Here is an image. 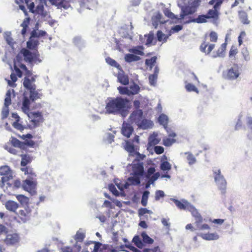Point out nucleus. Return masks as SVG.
I'll return each mask as SVG.
<instances>
[{
	"label": "nucleus",
	"mask_w": 252,
	"mask_h": 252,
	"mask_svg": "<svg viewBox=\"0 0 252 252\" xmlns=\"http://www.w3.org/2000/svg\"><path fill=\"white\" fill-rule=\"evenodd\" d=\"M128 100L121 97L111 98L106 104V110L109 114H118L126 111Z\"/></svg>",
	"instance_id": "obj_1"
},
{
	"label": "nucleus",
	"mask_w": 252,
	"mask_h": 252,
	"mask_svg": "<svg viewBox=\"0 0 252 252\" xmlns=\"http://www.w3.org/2000/svg\"><path fill=\"white\" fill-rule=\"evenodd\" d=\"M38 28L39 23H36L34 29L31 32L29 40L27 42V48L28 49H34L37 48L39 44L38 38L47 35V32L44 31L40 30L37 32Z\"/></svg>",
	"instance_id": "obj_2"
},
{
	"label": "nucleus",
	"mask_w": 252,
	"mask_h": 252,
	"mask_svg": "<svg viewBox=\"0 0 252 252\" xmlns=\"http://www.w3.org/2000/svg\"><path fill=\"white\" fill-rule=\"evenodd\" d=\"M20 53L22 54L24 59L25 62L32 63H40L41 60L40 59V55L38 51L37 50V48L34 49H30L27 48H22Z\"/></svg>",
	"instance_id": "obj_3"
},
{
	"label": "nucleus",
	"mask_w": 252,
	"mask_h": 252,
	"mask_svg": "<svg viewBox=\"0 0 252 252\" xmlns=\"http://www.w3.org/2000/svg\"><path fill=\"white\" fill-rule=\"evenodd\" d=\"M0 175L4 176L1 177V182L3 186L8 185L10 187V180L12 179V171L7 165H4L0 167Z\"/></svg>",
	"instance_id": "obj_4"
},
{
	"label": "nucleus",
	"mask_w": 252,
	"mask_h": 252,
	"mask_svg": "<svg viewBox=\"0 0 252 252\" xmlns=\"http://www.w3.org/2000/svg\"><path fill=\"white\" fill-rule=\"evenodd\" d=\"M19 137L24 140L23 143V150L28 151V148H36L38 147L37 142L32 140L33 136L32 134L28 133L19 136Z\"/></svg>",
	"instance_id": "obj_5"
},
{
	"label": "nucleus",
	"mask_w": 252,
	"mask_h": 252,
	"mask_svg": "<svg viewBox=\"0 0 252 252\" xmlns=\"http://www.w3.org/2000/svg\"><path fill=\"white\" fill-rule=\"evenodd\" d=\"M28 116L31 119L30 126L32 128L38 126L44 120L42 113L38 111L31 112L28 114Z\"/></svg>",
	"instance_id": "obj_6"
},
{
	"label": "nucleus",
	"mask_w": 252,
	"mask_h": 252,
	"mask_svg": "<svg viewBox=\"0 0 252 252\" xmlns=\"http://www.w3.org/2000/svg\"><path fill=\"white\" fill-rule=\"evenodd\" d=\"M215 181L218 186L219 189L221 190L222 194L225 193L226 188V181L224 177L221 175L220 169L214 171Z\"/></svg>",
	"instance_id": "obj_7"
},
{
	"label": "nucleus",
	"mask_w": 252,
	"mask_h": 252,
	"mask_svg": "<svg viewBox=\"0 0 252 252\" xmlns=\"http://www.w3.org/2000/svg\"><path fill=\"white\" fill-rule=\"evenodd\" d=\"M37 184L36 178L27 179L23 181L22 187L25 190L29 192L31 195H33L36 192Z\"/></svg>",
	"instance_id": "obj_8"
},
{
	"label": "nucleus",
	"mask_w": 252,
	"mask_h": 252,
	"mask_svg": "<svg viewBox=\"0 0 252 252\" xmlns=\"http://www.w3.org/2000/svg\"><path fill=\"white\" fill-rule=\"evenodd\" d=\"M199 0H193V1L191 4V6H187L182 9V11L180 15L179 19L181 20L183 19L186 16L192 14L194 13L197 10V7L198 6Z\"/></svg>",
	"instance_id": "obj_9"
},
{
	"label": "nucleus",
	"mask_w": 252,
	"mask_h": 252,
	"mask_svg": "<svg viewBox=\"0 0 252 252\" xmlns=\"http://www.w3.org/2000/svg\"><path fill=\"white\" fill-rule=\"evenodd\" d=\"M32 210L29 207L20 209L16 213L18 220L20 222L25 223L30 219Z\"/></svg>",
	"instance_id": "obj_10"
},
{
	"label": "nucleus",
	"mask_w": 252,
	"mask_h": 252,
	"mask_svg": "<svg viewBox=\"0 0 252 252\" xmlns=\"http://www.w3.org/2000/svg\"><path fill=\"white\" fill-rule=\"evenodd\" d=\"M227 38L228 34L226 35L225 42L221 44L216 51L213 52L212 55V57L213 58L224 57L227 45Z\"/></svg>",
	"instance_id": "obj_11"
},
{
	"label": "nucleus",
	"mask_w": 252,
	"mask_h": 252,
	"mask_svg": "<svg viewBox=\"0 0 252 252\" xmlns=\"http://www.w3.org/2000/svg\"><path fill=\"white\" fill-rule=\"evenodd\" d=\"M215 47V44L210 43L207 40V37L205 36L204 40L201 43L199 47L200 51L204 53L206 55H210L213 50Z\"/></svg>",
	"instance_id": "obj_12"
},
{
	"label": "nucleus",
	"mask_w": 252,
	"mask_h": 252,
	"mask_svg": "<svg viewBox=\"0 0 252 252\" xmlns=\"http://www.w3.org/2000/svg\"><path fill=\"white\" fill-rule=\"evenodd\" d=\"M132 171L131 174L138 175L143 176L144 174V167L143 163L139 161L138 159H135L132 164Z\"/></svg>",
	"instance_id": "obj_13"
},
{
	"label": "nucleus",
	"mask_w": 252,
	"mask_h": 252,
	"mask_svg": "<svg viewBox=\"0 0 252 252\" xmlns=\"http://www.w3.org/2000/svg\"><path fill=\"white\" fill-rule=\"evenodd\" d=\"M101 244L98 242L90 241L85 243V247L82 252H98Z\"/></svg>",
	"instance_id": "obj_14"
},
{
	"label": "nucleus",
	"mask_w": 252,
	"mask_h": 252,
	"mask_svg": "<svg viewBox=\"0 0 252 252\" xmlns=\"http://www.w3.org/2000/svg\"><path fill=\"white\" fill-rule=\"evenodd\" d=\"M19 240V236L17 233H7L4 242L7 245L13 246L18 244Z\"/></svg>",
	"instance_id": "obj_15"
},
{
	"label": "nucleus",
	"mask_w": 252,
	"mask_h": 252,
	"mask_svg": "<svg viewBox=\"0 0 252 252\" xmlns=\"http://www.w3.org/2000/svg\"><path fill=\"white\" fill-rule=\"evenodd\" d=\"M30 91V98L32 101L40 99L42 96L41 90H36V86L27 89Z\"/></svg>",
	"instance_id": "obj_16"
},
{
	"label": "nucleus",
	"mask_w": 252,
	"mask_h": 252,
	"mask_svg": "<svg viewBox=\"0 0 252 252\" xmlns=\"http://www.w3.org/2000/svg\"><path fill=\"white\" fill-rule=\"evenodd\" d=\"M126 150L129 153L131 156H137L142 159L145 156L143 155H141L139 152L135 150L134 146L133 144L129 142H126L125 147Z\"/></svg>",
	"instance_id": "obj_17"
},
{
	"label": "nucleus",
	"mask_w": 252,
	"mask_h": 252,
	"mask_svg": "<svg viewBox=\"0 0 252 252\" xmlns=\"http://www.w3.org/2000/svg\"><path fill=\"white\" fill-rule=\"evenodd\" d=\"M82 249L81 245L73 244L72 247L64 246L60 248V252H80Z\"/></svg>",
	"instance_id": "obj_18"
},
{
	"label": "nucleus",
	"mask_w": 252,
	"mask_h": 252,
	"mask_svg": "<svg viewBox=\"0 0 252 252\" xmlns=\"http://www.w3.org/2000/svg\"><path fill=\"white\" fill-rule=\"evenodd\" d=\"M240 75L239 70L237 68L231 67L228 69L226 73V78L229 80H235Z\"/></svg>",
	"instance_id": "obj_19"
},
{
	"label": "nucleus",
	"mask_w": 252,
	"mask_h": 252,
	"mask_svg": "<svg viewBox=\"0 0 252 252\" xmlns=\"http://www.w3.org/2000/svg\"><path fill=\"white\" fill-rule=\"evenodd\" d=\"M21 170L27 176V179H34L36 177V174L33 168L29 166L21 168Z\"/></svg>",
	"instance_id": "obj_20"
},
{
	"label": "nucleus",
	"mask_w": 252,
	"mask_h": 252,
	"mask_svg": "<svg viewBox=\"0 0 252 252\" xmlns=\"http://www.w3.org/2000/svg\"><path fill=\"white\" fill-rule=\"evenodd\" d=\"M143 118V111L141 109L134 111L130 116L131 120L135 123H139Z\"/></svg>",
	"instance_id": "obj_21"
},
{
	"label": "nucleus",
	"mask_w": 252,
	"mask_h": 252,
	"mask_svg": "<svg viewBox=\"0 0 252 252\" xmlns=\"http://www.w3.org/2000/svg\"><path fill=\"white\" fill-rule=\"evenodd\" d=\"M4 205L7 210L14 213L16 212V211L19 206V204L16 202L12 200L6 201Z\"/></svg>",
	"instance_id": "obj_22"
},
{
	"label": "nucleus",
	"mask_w": 252,
	"mask_h": 252,
	"mask_svg": "<svg viewBox=\"0 0 252 252\" xmlns=\"http://www.w3.org/2000/svg\"><path fill=\"white\" fill-rule=\"evenodd\" d=\"M21 161L20 162V165L21 167L27 166L28 164L31 163L33 159L32 156L27 154H22L21 155Z\"/></svg>",
	"instance_id": "obj_23"
},
{
	"label": "nucleus",
	"mask_w": 252,
	"mask_h": 252,
	"mask_svg": "<svg viewBox=\"0 0 252 252\" xmlns=\"http://www.w3.org/2000/svg\"><path fill=\"white\" fill-rule=\"evenodd\" d=\"M133 131V128L132 126H131L128 124H123L122 128V133L123 135L126 136L128 138L131 135L132 132Z\"/></svg>",
	"instance_id": "obj_24"
},
{
	"label": "nucleus",
	"mask_w": 252,
	"mask_h": 252,
	"mask_svg": "<svg viewBox=\"0 0 252 252\" xmlns=\"http://www.w3.org/2000/svg\"><path fill=\"white\" fill-rule=\"evenodd\" d=\"M12 117L15 119V121L12 124V126L16 129L22 131L24 129L25 127L19 123L20 118L16 113H12Z\"/></svg>",
	"instance_id": "obj_25"
},
{
	"label": "nucleus",
	"mask_w": 252,
	"mask_h": 252,
	"mask_svg": "<svg viewBox=\"0 0 252 252\" xmlns=\"http://www.w3.org/2000/svg\"><path fill=\"white\" fill-rule=\"evenodd\" d=\"M31 18L29 17L26 18L21 24V27H22V29L21 32V33L23 37H25L27 31L29 29V26L30 25Z\"/></svg>",
	"instance_id": "obj_26"
},
{
	"label": "nucleus",
	"mask_w": 252,
	"mask_h": 252,
	"mask_svg": "<svg viewBox=\"0 0 252 252\" xmlns=\"http://www.w3.org/2000/svg\"><path fill=\"white\" fill-rule=\"evenodd\" d=\"M192 216L195 219V223L198 224L202 222L203 219L201 215L198 213L197 209L192 206H190V210Z\"/></svg>",
	"instance_id": "obj_27"
},
{
	"label": "nucleus",
	"mask_w": 252,
	"mask_h": 252,
	"mask_svg": "<svg viewBox=\"0 0 252 252\" xmlns=\"http://www.w3.org/2000/svg\"><path fill=\"white\" fill-rule=\"evenodd\" d=\"M36 76H32L30 79L27 77H25L24 79L23 86L26 89L32 88L33 86H36L34 84L35 81Z\"/></svg>",
	"instance_id": "obj_28"
},
{
	"label": "nucleus",
	"mask_w": 252,
	"mask_h": 252,
	"mask_svg": "<svg viewBox=\"0 0 252 252\" xmlns=\"http://www.w3.org/2000/svg\"><path fill=\"white\" fill-rule=\"evenodd\" d=\"M31 102L30 99L27 97L24 96L22 102V109L26 114L28 115L31 112H30V105Z\"/></svg>",
	"instance_id": "obj_29"
},
{
	"label": "nucleus",
	"mask_w": 252,
	"mask_h": 252,
	"mask_svg": "<svg viewBox=\"0 0 252 252\" xmlns=\"http://www.w3.org/2000/svg\"><path fill=\"white\" fill-rule=\"evenodd\" d=\"M199 236L205 240H215L219 238V236L216 233H201Z\"/></svg>",
	"instance_id": "obj_30"
},
{
	"label": "nucleus",
	"mask_w": 252,
	"mask_h": 252,
	"mask_svg": "<svg viewBox=\"0 0 252 252\" xmlns=\"http://www.w3.org/2000/svg\"><path fill=\"white\" fill-rule=\"evenodd\" d=\"M218 9H215L213 8L212 9L208 10L206 16L208 19H213L214 20H218L219 17V12Z\"/></svg>",
	"instance_id": "obj_31"
},
{
	"label": "nucleus",
	"mask_w": 252,
	"mask_h": 252,
	"mask_svg": "<svg viewBox=\"0 0 252 252\" xmlns=\"http://www.w3.org/2000/svg\"><path fill=\"white\" fill-rule=\"evenodd\" d=\"M10 184L11 185V187L8 185H5V186H3V187L5 188L4 190L7 191L8 193H10L11 190L19 188L21 185V182L18 180H15L13 182V184H11L10 183Z\"/></svg>",
	"instance_id": "obj_32"
},
{
	"label": "nucleus",
	"mask_w": 252,
	"mask_h": 252,
	"mask_svg": "<svg viewBox=\"0 0 252 252\" xmlns=\"http://www.w3.org/2000/svg\"><path fill=\"white\" fill-rule=\"evenodd\" d=\"M85 233L80 231H77L76 234L74 236V239L75 241V243L74 244H77V245H81L79 243H82L83 242L85 238Z\"/></svg>",
	"instance_id": "obj_33"
},
{
	"label": "nucleus",
	"mask_w": 252,
	"mask_h": 252,
	"mask_svg": "<svg viewBox=\"0 0 252 252\" xmlns=\"http://www.w3.org/2000/svg\"><path fill=\"white\" fill-rule=\"evenodd\" d=\"M139 126L142 129H147L152 127L153 123L152 121L147 119H142L139 123H137Z\"/></svg>",
	"instance_id": "obj_34"
},
{
	"label": "nucleus",
	"mask_w": 252,
	"mask_h": 252,
	"mask_svg": "<svg viewBox=\"0 0 252 252\" xmlns=\"http://www.w3.org/2000/svg\"><path fill=\"white\" fill-rule=\"evenodd\" d=\"M162 17V15L159 13H157L156 15L152 17V23L155 28H157L159 23L163 24L165 22V21H161Z\"/></svg>",
	"instance_id": "obj_35"
},
{
	"label": "nucleus",
	"mask_w": 252,
	"mask_h": 252,
	"mask_svg": "<svg viewBox=\"0 0 252 252\" xmlns=\"http://www.w3.org/2000/svg\"><path fill=\"white\" fill-rule=\"evenodd\" d=\"M132 176L129 177L127 181L130 185H138L140 183V178L142 176L132 174Z\"/></svg>",
	"instance_id": "obj_36"
},
{
	"label": "nucleus",
	"mask_w": 252,
	"mask_h": 252,
	"mask_svg": "<svg viewBox=\"0 0 252 252\" xmlns=\"http://www.w3.org/2000/svg\"><path fill=\"white\" fill-rule=\"evenodd\" d=\"M11 145L15 148H19L23 150V143L15 137H12L10 140Z\"/></svg>",
	"instance_id": "obj_37"
},
{
	"label": "nucleus",
	"mask_w": 252,
	"mask_h": 252,
	"mask_svg": "<svg viewBox=\"0 0 252 252\" xmlns=\"http://www.w3.org/2000/svg\"><path fill=\"white\" fill-rule=\"evenodd\" d=\"M143 51L144 47L142 46H137L129 50L130 52L140 56L144 55Z\"/></svg>",
	"instance_id": "obj_38"
},
{
	"label": "nucleus",
	"mask_w": 252,
	"mask_h": 252,
	"mask_svg": "<svg viewBox=\"0 0 252 252\" xmlns=\"http://www.w3.org/2000/svg\"><path fill=\"white\" fill-rule=\"evenodd\" d=\"M118 79L119 82L124 85H128L129 83V78L127 75L124 73H119L118 75Z\"/></svg>",
	"instance_id": "obj_39"
},
{
	"label": "nucleus",
	"mask_w": 252,
	"mask_h": 252,
	"mask_svg": "<svg viewBox=\"0 0 252 252\" xmlns=\"http://www.w3.org/2000/svg\"><path fill=\"white\" fill-rule=\"evenodd\" d=\"M41 15L43 17H46L47 15V12L44 10V5L40 3L38 4L35 9V13Z\"/></svg>",
	"instance_id": "obj_40"
},
{
	"label": "nucleus",
	"mask_w": 252,
	"mask_h": 252,
	"mask_svg": "<svg viewBox=\"0 0 252 252\" xmlns=\"http://www.w3.org/2000/svg\"><path fill=\"white\" fill-rule=\"evenodd\" d=\"M160 173L158 172L154 174L150 178H148V181L145 185V188L148 189L149 188L150 185L153 184L154 182L159 177Z\"/></svg>",
	"instance_id": "obj_41"
},
{
	"label": "nucleus",
	"mask_w": 252,
	"mask_h": 252,
	"mask_svg": "<svg viewBox=\"0 0 252 252\" xmlns=\"http://www.w3.org/2000/svg\"><path fill=\"white\" fill-rule=\"evenodd\" d=\"M238 53L237 47L233 45L231 46L228 53V56L230 59H235L236 56Z\"/></svg>",
	"instance_id": "obj_42"
},
{
	"label": "nucleus",
	"mask_w": 252,
	"mask_h": 252,
	"mask_svg": "<svg viewBox=\"0 0 252 252\" xmlns=\"http://www.w3.org/2000/svg\"><path fill=\"white\" fill-rule=\"evenodd\" d=\"M172 200L177 206V207L181 210H185L189 204L187 201H185L184 203H183L176 199H173Z\"/></svg>",
	"instance_id": "obj_43"
},
{
	"label": "nucleus",
	"mask_w": 252,
	"mask_h": 252,
	"mask_svg": "<svg viewBox=\"0 0 252 252\" xmlns=\"http://www.w3.org/2000/svg\"><path fill=\"white\" fill-rule=\"evenodd\" d=\"M158 122L164 127H166L168 123L167 116L164 114H161L158 117Z\"/></svg>",
	"instance_id": "obj_44"
},
{
	"label": "nucleus",
	"mask_w": 252,
	"mask_h": 252,
	"mask_svg": "<svg viewBox=\"0 0 252 252\" xmlns=\"http://www.w3.org/2000/svg\"><path fill=\"white\" fill-rule=\"evenodd\" d=\"M16 197L21 205H27L29 203V198L24 195L18 194L16 196Z\"/></svg>",
	"instance_id": "obj_45"
},
{
	"label": "nucleus",
	"mask_w": 252,
	"mask_h": 252,
	"mask_svg": "<svg viewBox=\"0 0 252 252\" xmlns=\"http://www.w3.org/2000/svg\"><path fill=\"white\" fill-rule=\"evenodd\" d=\"M125 61L127 63L138 61L140 58L132 54H127L125 57Z\"/></svg>",
	"instance_id": "obj_46"
},
{
	"label": "nucleus",
	"mask_w": 252,
	"mask_h": 252,
	"mask_svg": "<svg viewBox=\"0 0 252 252\" xmlns=\"http://www.w3.org/2000/svg\"><path fill=\"white\" fill-rule=\"evenodd\" d=\"M208 17L206 15H199L196 18L193 19L190 22H196L197 23H203L207 21Z\"/></svg>",
	"instance_id": "obj_47"
},
{
	"label": "nucleus",
	"mask_w": 252,
	"mask_h": 252,
	"mask_svg": "<svg viewBox=\"0 0 252 252\" xmlns=\"http://www.w3.org/2000/svg\"><path fill=\"white\" fill-rule=\"evenodd\" d=\"M140 87L139 86L134 83L133 85H130L129 86V91L130 92V94L131 95H134L137 94L140 91Z\"/></svg>",
	"instance_id": "obj_48"
},
{
	"label": "nucleus",
	"mask_w": 252,
	"mask_h": 252,
	"mask_svg": "<svg viewBox=\"0 0 252 252\" xmlns=\"http://www.w3.org/2000/svg\"><path fill=\"white\" fill-rule=\"evenodd\" d=\"M239 15L240 19L243 24H249L250 23V21L248 19V15L245 12H240Z\"/></svg>",
	"instance_id": "obj_49"
},
{
	"label": "nucleus",
	"mask_w": 252,
	"mask_h": 252,
	"mask_svg": "<svg viewBox=\"0 0 252 252\" xmlns=\"http://www.w3.org/2000/svg\"><path fill=\"white\" fill-rule=\"evenodd\" d=\"M225 0H211L209 3L213 5V8L220 10V7Z\"/></svg>",
	"instance_id": "obj_50"
},
{
	"label": "nucleus",
	"mask_w": 252,
	"mask_h": 252,
	"mask_svg": "<svg viewBox=\"0 0 252 252\" xmlns=\"http://www.w3.org/2000/svg\"><path fill=\"white\" fill-rule=\"evenodd\" d=\"M157 39L159 41H162L163 42H166L168 35L164 34L161 31H158L157 33Z\"/></svg>",
	"instance_id": "obj_51"
},
{
	"label": "nucleus",
	"mask_w": 252,
	"mask_h": 252,
	"mask_svg": "<svg viewBox=\"0 0 252 252\" xmlns=\"http://www.w3.org/2000/svg\"><path fill=\"white\" fill-rule=\"evenodd\" d=\"M143 242L145 244H152L154 242L153 239L150 238L146 232H143L141 233Z\"/></svg>",
	"instance_id": "obj_52"
},
{
	"label": "nucleus",
	"mask_w": 252,
	"mask_h": 252,
	"mask_svg": "<svg viewBox=\"0 0 252 252\" xmlns=\"http://www.w3.org/2000/svg\"><path fill=\"white\" fill-rule=\"evenodd\" d=\"M11 90H9L7 91L5 94L4 106L9 107V106L11 104Z\"/></svg>",
	"instance_id": "obj_53"
},
{
	"label": "nucleus",
	"mask_w": 252,
	"mask_h": 252,
	"mask_svg": "<svg viewBox=\"0 0 252 252\" xmlns=\"http://www.w3.org/2000/svg\"><path fill=\"white\" fill-rule=\"evenodd\" d=\"M21 2H25V3L27 5L28 8L29 9L30 12L34 13H35V9H34V4L33 2L30 3L31 0H19Z\"/></svg>",
	"instance_id": "obj_54"
},
{
	"label": "nucleus",
	"mask_w": 252,
	"mask_h": 252,
	"mask_svg": "<svg viewBox=\"0 0 252 252\" xmlns=\"http://www.w3.org/2000/svg\"><path fill=\"white\" fill-rule=\"evenodd\" d=\"M187 155V159L189 165H192L196 162V158L194 156L189 152L185 153Z\"/></svg>",
	"instance_id": "obj_55"
},
{
	"label": "nucleus",
	"mask_w": 252,
	"mask_h": 252,
	"mask_svg": "<svg viewBox=\"0 0 252 252\" xmlns=\"http://www.w3.org/2000/svg\"><path fill=\"white\" fill-rule=\"evenodd\" d=\"M149 193H150V192L148 190H145L143 193L141 202V204L143 206L145 207V206H146V205L147 204V201H148V199L149 197Z\"/></svg>",
	"instance_id": "obj_56"
},
{
	"label": "nucleus",
	"mask_w": 252,
	"mask_h": 252,
	"mask_svg": "<svg viewBox=\"0 0 252 252\" xmlns=\"http://www.w3.org/2000/svg\"><path fill=\"white\" fill-rule=\"evenodd\" d=\"M160 168L163 171H169L171 169V165L167 161H164L160 164Z\"/></svg>",
	"instance_id": "obj_57"
},
{
	"label": "nucleus",
	"mask_w": 252,
	"mask_h": 252,
	"mask_svg": "<svg viewBox=\"0 0 252 252\" xmlns=\"http://www.w3.org/2000/svg\"><path fill=\"white\" fill-rule=\"evenodd\" d=\"M132 241L134 243L135 245L138 248L140 249L143 248V243L138 236H135L133 238Z\"/></svg>",
	"instance_id": "obj_58"
},
{
	"label": "nucleus",
	"mask_w": 252,
	"mask_h": 252,
	"mask_svg": "<svg viewBox=\"0 0 252 252\" xmlns=\"http://www.w3.org/2000/svg\"><path fill=\"white\" fill-rule=\"evenodd\" d=\"M157 59V58L156 56L153 57L151 59H146L145 64L151 69L154 66Z\"/></svg>",
	"instance_id": "obj_59"
},
{
	"label": "nucleus",
	"mask_w": 252,
	"mask_h": 252,
	"mask_svg": "<svg viewBox=\"0 0 252 252\" xmlns=\"http://www.w3.org/2000/svg\"><path fill=\"white\" fill-rule=\"evenodd\" d=\"M158 142L159 140L157 139L156 135H152L149 137L148 143L150 145H155L156 144H158Z\"/></svg>",
	"instance_id": "obj_60"
},
{
	"label": "nucleus",
	"mask_w": 252,
	"mask_h": 252,
	"mask_svg": "<svg viewBox=\"0 0 252 252\" xmlns=\"http://www.w3.org/2000/svg\"><path fill=\"white\" fill-rule=\"evenodd\" d=\"M106 61L107 63L110 65L116 67L117 68H119L120 67V64L114 59L108 57L106 59Z\"/></svg>",
	"instance_id": "obj_61"
},
{
	"label": "nucleus",
	"mask_w": 252,
	"mask_h": 252,
	"mask_svg": "<svg viewBox=\"0 0 252 252\" xmlns=\"http://www.w3.org/2000/svg\"><path fill=\"white\" fill-rule=\"evenodd\" d=\"M156 169L155 167H149L145 174V177L146 178H150L152 176L155 174Z\"/></svg>",
	"instance_id": "obj_62"
},
{
	"label": "nucleus",
	"mask_w": 252,
	"mask_h": 252,
	"mask_svg": "<svg viewBox=\"0 0 252 252\" xmlns=\"http://www.w3.org/2000/svg\"><path fill=\"white\" fill-rule=\"evenodd\" d=\"M10 78L11 80L8 81V85L13 87H15L16 85L14 83L17 80L16 75L13 73H11L10 75Z\"/></svg>",
	"instance_id": "obj_63"
},
{
	"label": "nucleus",
	"mask_w": 252,
	"mask_h": 252,
	"mask_svg": "<svg viewBox=\"0 0 252 252\" xmlns=\"http://www.w3.org/2000/svg\"><path fill=\"white\" fill-rule=\"evenodd\" d=\"M118 90L119 91L120 94H126L127 95H130V92L127 87H119Z\"/></svg>",
	"instance_id": "obj_64"
}]
</instances>
